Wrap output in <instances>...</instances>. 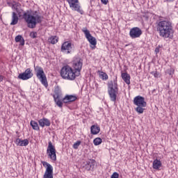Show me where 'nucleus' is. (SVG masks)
Masks as SVG:
<instances>
[{"instance_id": "10", "label": "nucleus", "mask_w": 178, "mask_h": 178, "mask_svg": "<svg viewBox=\"0 0 178 178\" xmlns=\"http://www.w3.org/2000/svg\"><path fill=\"white\" fill-rule=\"evenodd\" d=\"M70 8L72 9V10H74L75 12H78V13H80L81 15H83L84 13V11L81 9V7L80 5H79V0H67Z\"/></svg>"}, {"instance_id": "21", "label": "nucleus", "mask_w": 178, "mask_h": 178, "mask_svg": "<svg viewBox=\"0 0 178 178\" xmlns=\"http://www.w3.org/2000/svg\"><path fill=\"white\" fill-rule=\"evenodd\" d=\"M90 131H91V134H93V135L98 134V133L101 131V128H99V127L97 125H92L90 127Z\"/></svg>"}, {"instance_id": "32", "label": "nucleus", "mask_w": 178, "mask_h": 178, "mask_svg": "<svg viewBox=\"0 0 178 178\" xmlns=\"http://www.w3.org/2000/svg\"><path fill=\"white\" fill-rule=\"evenodd\" d=\"M31 37L32 38H37V33H31Z\"/></svg>"}, {"instance_id": "35", "label": "nucleus", "mask_w": 178, "mask_h": 178, "mask_svg": "<svg viewBox=\"0 0 178 178\" xmlns=\"http://www.w3.org/2000/svg\"><path fill=\"white\" fill-rule=\"evenodd\" d=\"M102 3H104V5H107L108 1V0H101Z\"/></svg>"}, {"instance_id": "8", "label": "nucleus", "mask_w": 178, "mask_h": 178, "mask_svg": "<svg viewBox=\"0 0 178 178\" xmlns=\"http://www.w3.org/2000/svg\"><path fill=\"white\" fill-rule=\"evenodd\" d=\"M72 67L74 72L79 76L83 69V60L80 57H74L72 61Z\"/></svg>"}, {"instance_id": "22", "label": "nucleus", "mask_w": 178, "mask_h": 178, "mask_svg": "<svg viewBox=\"0 0 178 178\" xmlns=\"http://www.w3.org/2000/svg\"><path fill=\"white\" fill-rule=\"evenodd\" d=\"M122 79L126 83V84H130V75L127 72L122 74Z\"/></svg>"}, {"instance_id": "7", "label": "nucleus", "mask_w": 178, "mask_h": 178, "mask_svg": "<svg viewBox=\"0 0 178 178\" xmlns=\"http://www.w3.org/2000/svg\"><path fill=\"white\" fill-rule=\"evenodd\" d=\"M34 70L36 76L40 80L42 84H44L45 87H48V81H47V76H45V72H44L42 67L34 65Z\"/></svg>"}, {"instance_id": "31", "label": "nucleus", "mask_w": 178, "mask_h": 178, "mask_svg": "<svg viewBox=\"0 0 178 178\" xmlns=\"http://www.w3.org/2000/svg\"><path fill=\"white\" fill-rule=\"evenodd\" d=\"M111 178H119V174L118 172H113Z\"/></svg>"}, {"instance_id": "14", "label": "nucleus", "mask_w": 178, "mask_h": 178, "mask_svg": "<svg viewBox=\"0 0 178 178\" xmlns=\"http://www.w3.org/2000/svg\"><path fill=\"white\" fill-rule=\"evenodd\" d=\"M143 34V31L138 27H134L129 31L131 38H138Z\"/></svg>"}, {"instance_id": "36", "label": "nucleus", "mask_w": 178, "mask_h": 178, "mask_svg": "<svg viewBox=\"0 0 178 178\" xmlns=\"http://www.w3.org/2000/svg\"><path fill=\"white\" fill-rule=\"evenodd\" d=\"M96 47H97V46H95V45L90 46V47L92 48V49H95Z\"/></svg>"}, {"instance_id": "15", "label": "nucleus", "mask_w": 178, "mask_h": 178, "mask_svg": "<svg viewBox=\"0 0 178 178\" xmlns=\"http://www.w3.org/2000/svg\"><path fill=\"white\" fill-rule=\"evenodd\" d=\"M95 165V160L90 159L85 163L83 165V168L86 169V170H91L92 169H94V166Z\"/></svg>"}, {"instance_id": "12", "label": "nucleus", "mask_w": 178, "mask_h": 178, "mask_svg": "<svg viewBox=\"0 0 178 178\" xmlns=\"http://www.w3.org/2000/svg\"><path fill=\"white\" fill-rule=\"evenodd\" d=\"M82 31L85 34V37L90 42V45H97V39H95L94 36L91 35L90 31H88L87 28H83Z\"/></svg>"}, {"instance_id": "34", "label": "nucleus", "mask_w": 178, "mask_h": 178, "mask_svg": "<svg viewBox=\"0 0 178 178\" xmlns=\"http://www.w3.org/2000/svg\"><path fill=\"white\" fill-rule=\"evenodd\" d=\"M62 45H72V43L70 42H64Z\"/></svg>"}, {"instance_id": "30", "label": "nucleus", "mask_w": 178, "mask_h": 178, "mask_svg": "<svg viewBox=\"0 0 178 178\" xmlns=\"http://www.w3.org/2000/svg\"><path fill=\"white\" fill-rule=\"evenodd\" d=\"M150 74H152V76H154V77H155L156 79L158 78V76H159V73H158L157 71H153L150 72Z\"/></svg>"}, {"instance_id": "5", "label": "nucleus", "mask_w": 178, "mask_h": 178, "mask_svg": "<svg viewBox=\"0 0 178 178\" xmlns=\"http://www.w3.org/2000/svg\"><path fill=\"white\" fill-rule=\"evenodd\" d=\"M60 76L65 80H76L79 75L73 70V68L69 65L63 66L60 70Z\"/></svg>"}, {"instance_id": "11", "label": "nucleus", "mask_w": 178, "mask_h": 178, "mask_svg": "<svg viewBox=\"0 0 178 178\" xmlns=\"http://www.w3.org/2000/svg\"><path fill=\"white\" fill-rule=\"evenodd\" d=\"M42 165L43 166H47L43 175V178H54V168L52 165L47 163V161H43Z\"/></svg>"}, {"instance_id": "25", "label": "nucleus", "mask_w": 178, "mask_h": 178, "mask_svg": "<svg viewBox=\"0 0 178 178\" xmlns=\"http://www.w3.org/2000/svg\"><path fill=\"white\" fill-rule=\"evenodd\" d=\"M13 9L14 10H16L17 13L18 15H22V12H23V10L20 9V5L19 4H15L13 6Z\"/></svg>"}, {"instance_id": "2", "label": "nucleus", "mask_w": 178, "mask_h": 178, "mask_svg": "<svg viewBox=\"0 0 178 178\" xmlns=\"http://www.w3.org/2000/svg\"><path fill=\"white\" fill-rule=\"evenodd\" d=\"M157 30L160 33V35L164 38H172L175 30L172 22L169 21H161L158 24Z\"/></svg>"}, {"instance_id": "24", "label": "nucleus", "mask_w": 178, "mask_h": 178, "mask_svg": "<svg viewBox=\"0 0 178 178\" xmlns=\"http://www.w3.org/2000/svg\"><path fill=\"white\" fill-rule=\"evenodd\" d=\"M15 41L19 42V45H24V38L23 36L18 35L15 37Z\"/></svg>"}, {"instance_id": "18", "label": "nucleus", "mask_w": 178, "mask_h": 178, "mask_svg": "<svg viewBox=\"0 0 178 178\" xmlns=\"http://www.w3.org/2000/svg\"><path fill=\"white\" fill-rule=\"evenodd\" d=\"M72 49H73V47H72V45L61 46V51L64 52V54H70V52H72Z\"/></svg>"}, {"instance_id": "27", "label": "nucleus", "mask_w": 178, "mask_h": 178, "mask_svg": "<svg viewBox=\"0 0 178 178\" xmlns=\"http://www.w3.org/2000/svg\"><path fill=\"white\" fill-rule=\"evenodd\" d=\"M102 143V139L101 138H96L93 140V144L95 145H99Z\"/></svg>"}, {"instance_id": "13", "label": "nucleus", "mask_w": 178, "mask_h": 178, "mask_svg": "<svg viewBox=\"0 0 178 178\" xmlns=\"http://www.w3.org/2000/svg\"><path fill=\"white\" fill-rule=\"evenodd\" d=\"M33 76L31 69L28 68L23 73L18 75V79H19V80H29V79H31Z\"/></svg>"}, {"instance_id": "29", "label": "nucleus", "mask_w": 178, "mask_h": 178, "mask_svg": "<svg viewBox=\"0 0 178 178\" xmlns=\"http://www.w3.org/2000/svg\"><path fill=\"white\" fill-rule=\"evenodd\" d=\"M100 77H102L103 80H108V74L104 72L100 73Z\"/></svg>"}, {"instance_id": "4", "label": "nucleus", "mask_w": 178, "mask_h": 178, "mask_svg": "<svg viewBox=\"0 0 178 178\" xmlns=\"http://www.w3.org/2000/svg\"><path fill=\"white\" fill-rule=\"evenodd\" d=\"M108 92L111 101H112L113 102H116L118 94H119V88H118V81H116V79L108 81Z\"/></svg>"}, {"instance_id": "20", "label": "nucleus", "mask_w": 178, "mask_h": 178, "mask_svg": "<svg viewBox=\"0 0 178 178\" xmlns=\"http://www.w3.org/2000/svg\"><path fill=\"white\" fill-rule=\"evenodd\" d=\"M19 22V17L17 16V13L15 12H13V16H12V22L10 23L11 26L16 25L17 23Z\"/></svg>"}, {"instance_id": "37", "label": "nucleus", "mask_w": 178, "mask_h": 178, "mask_svg": "<svg viewBox=\"0 0 178 178\" xmlns=\"http://www.w3.org/2000/svg\"><path fill=\"white\" fill-rule=\"evenodd\" d=\"M2 80H3V77L0 75V83H1V81H2Z\"/></svg>"}, {"instance_id": "1", "label": "nucleus", "mask_w": 178, "mask_h": 178, "mask_svg": "<svg viewBox=\"0 0 178 178\" xmlns=\"http://www.w3.org/2000/svg\"><path fill=\"white\" fill-rule=\"evenodd\" d=\"M23 19L29 29H35L37 24L42 23L44 17L37 14V11H35V14L31 15L29 10H26L23 13Z\"/></svg>"}, {"instance_id": "33", "label": "nucleus", "mask_w": 178, "mask_h": 178, "mask_svg": "<svg viewBox=\"0 0 178 178\" xmlns=\"http://www.w3.org/2000/svg\"><path fill=\"white\" fill-rule=\"evenodd\" d=\"M160 47H161V46H159V47H157L155 49L154 52H155L156 54H159V48H160Z\"/></svg>"}, {"instance_id": "16", "label": "nucleus", "mask_w": 178, "mask_h": 178, "mask_svg": "<svg viewBox=\"0 0 178 178\" xmlns=\"http://www.w3.org/2000/svg\"><path fill=\"white\" fill-rule=\"evenodd\" d=\"M39 125L40 127H45L51 126V122L47 118H42L38 120Z\"/></svg>"}, {"instance_id": "19", "label": "nucleus", "mask_w": 178, "mask_h": 178, "mask_svg": "<svg viewBox=\"0 0 178 178\" xmlns=\"http://www.w3.org/2000/svg\"><path fill=\"white\" fill-rule=\"evenodd\" d=\"M162 167V162L161 161L158 160V159H156L153 161V169H155L156 170H159V168Z\"/></svg>"}, {"instance_id": "3", "label": "nucleus", "mask_w": 178, "mask_h": 178, "mask_svg": "<svg viewBox=\"0 0 178 178\" xmlns=\"http://www.w3.org/2000/svg\"><path fill=\"white\" fill-rule=\"evenodd\" d=\"M54 102L59 108H62L64 104H69V102H74L77 99V97L75 95H67L65 97H62V92L59 90V88H56L54 90Z\"/></svg>"}, {"instance_id": "17", "label": "nucleus", "mask_w": 178, "mask_h": 178, "mask_svg": "<svg viewBox=\"0 0 178 178\" xmlns=\"http://www.w3.org/2000/svg\"><path fill=\"white\" fill-rule=\"evenodd\" d=\"M15 144L17 145H19V147H26V145H29V140H22L20 138H17L15 140Z\"/></svg>"}, {"instance_id": "6", "label": "nucleus", "mask_w": 178, "mask_h": 178, "mask_svg": "<svg viewBox=\"0 0 178 178\" xmlns=\"http://www.w3.org/2000/svg\"><path fill=\"white\" fill-rule=\"evenodd\" d=\"M134 104L137 106L135 108V111L137 113H139V115L144 113V111H145V108L147 107V102L143 97L140 95L135 97Z\"/></svg>"}, {"instance_id": "26", "label": "nucleus", "mask_w": 178, "mask_h": 178, "mask_svg": "<svg viewBox=\"0 0 178 178\" xmlns=\"http://www.w3.org/2000/svg\"><path fill=\"white\" fill-rule=\"evenodd\" d=\"M49 42L55 44H56V42H58V37L56 36H51L49 39Z\"/></svg>"}, {"instance_id": "23", "label": "nucleus", "mask_w": 178, "mask_h": 178, "mask_svg": "<svg viewBox=\"0 0 178 178\" xmlns=\"http://www.w3.org/2000/svg\"><path fill=\"white\" fill-rule=\"evenodd\" d=\"M30 124L33 130H36V131H40V127L38 126V123L34 120H31Z\"/></svg>"}, {"instance_id": "9", "label": "nucleus", "mask_w": 178, "mask_h": 178, "mask_svg": "<svg viewBox=\"0 0 178 178\" xmlns=\"http://www.w3.org/2000/svg\"><path fill=\"white\" fill-rule=\"evenodd\" d=\"M47 154L51 161H56V149H55V146L52 145V142L51 141L48 144Z\"/></svg>"}, {"instance_id": "28", "label": "nucleus", "mask_w": 178, "mask_h": 178, "mask_svg": "<svg viewBox=\"0 0 178 178\" xmlns=\"http://www.w3.org/2000/svg\"><path fill=\"white\" fill-rule=\"evenodd\" d=\"M81 144V141L77 140L75 143L73 145V149H77L79 148V146Z\"/></svg>"}, {"instance_id": "38", "label": "nucleus", "mask_w": 178, "mask_h": 178, "mask_svg": "<svg viewBox=\"0 0 178 178\" xmlns=\"http://www.w3.org/2000/svg\"><path fill=\"white\" fill-rule=\"evenodd\" d=\"M167 1H168L169 2H173V1L175 0H167Z\"/></svg>"}]
</instances>
